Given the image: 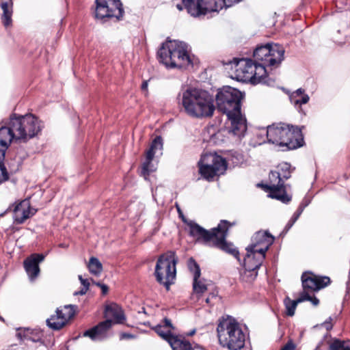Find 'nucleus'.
Returning a JSON list of instances; mask_svg holds the SVG:
<instances>
[{
	"label": "nucleus",
	"instance_id": "f257e3e1",
	"mask_svg": "<svg viewBox=\"0 0 350 350\" xmlns=\"http://www.w3.org/2000/svg\"><path fill=\"white\" fill-rule=\"evenodd\" d=\"M284 49L278 44H267L257 47L254 52L256 62L250 59H234L230 62L237 81H250L253 84L265 83L271 85L273 81L267 79V71L265 67L276 68L284 59Z\"/></svg>",
	"mask_w": 350,
	"mask_h": 350
},
{
	"label": "nucleus",
	"instance_id": "f03ea898",
	"mask_svg": "<svg viewBox=\"0 0 350 350\" xmlns=\"http://www.w3.org/2000/svg\"><path fill=\"white\" fill-rule=\"evenodd\" d=\"M43 128V124L32 114L10 116L5 125L0 128V167L7 172L2 161L6 150L12 140L26 142L38 135Z\"/></svg>",
	"mask_w": 350,
	"mask_h": 350
},
{
	"label": "nucleus",
	"instance_id": "7ed1b4c3",
	"mask_svg": "<svg viewBox=\"0 0 350 350\" xmlns=\"http://www.w3.org/2000/svg\"><path fill=\"white\" fill-rule=\"evenodd\" d=\"M181 111L189 117L203 118L211 117L215 109L213 97L206 92L196 88H188L178 96Z\"/></svg>",
	"mask_w": 350,
	"mask_h": 350
},
{
	"label": "nucleus",
	"instance_id": "20e7f679",
	"mask_svg": "<svg viewBox=\"0 0 350 350\" xmlns=\"http://www.w3.org/2000/svg\"><path fill=\"white\" fill-rule=\"evenodd\" d=\"M158 56L159 61L170 68H186L193 64L189 46L178 40L163 43L158 51Z\"/></svg>",
	"mask_w": 350,
	"mask_h": 350
},
{
	"label": "nucleus",
	"instance_id": "39448f33",
	"mask_svg": "<svg viewBox=\"0 0 350 350\" xmlns=\"http://www.w3.org/2000/svg\"><path fill=\"white\" fill-rule=\"evenodd\" d=\"M261 133L266 134L268 142L287 149H295L300 147L301 139V130L298 127L290 126L284 123L273 124Z\"/></svg>",
	"mask_w": 350,
	"mask_h": 350
},
{
	"label": "nucleus",
	"instance_id": "423d86ee",
	"mask_svg": "<svg viewBox=\"0 0 350 350\" xmlns=\"http://www.w3.org/2000/svg\"><path fill=\"white\" fill-rule=\"evenodd\" d=\"M219 344L229 350H240L245 345V336L239 323L233 318L223 319L217 327Z\"/></svg>",
	"mask_w": 350,
	"mask_h": 350
},
{
	"label": "nucleus",
	"instance_id": "0eeeda50",
	"mask_svg": "<svg viewBox=\"0 0 350 350\" xmlns=\"http://www.w3.org/2000/svg\"><path fill=\"white\" fill-rule=\"evenodd\" d=\"M291 165L286 162L280 163L276 170L271 172L269 176V183L264 186L265 191L269 192V197L284 203L291 200V198L287 195L284 183V180L291 177Z\"/></svg>",
	"mask_w": 350,
	"mask_h": 350
},
{
	"label": "nucleus",
	"instance_id": "6e6552de",
	"mask_svg": "<svg viewBox=\"0 0 350 350\" xmlns=\"http://www.w3.org/2000/svg\"><path fill=\"white\" fill-rule=\"evenodd\" d=\"M177 261L175 253L172 251L162 254L157 260L154 271L157 281L167 289L176 278Z\"/></svg>",
	"mask_w": 350,
	"mask_h": 350
},
{
	"label": "nucleus",
	"instance_id": "1a4fd4ad",
	"mask_svg": "<svg viewBox=\"0 0 350 350\" xmlns=\"http://www.w3.org/2000/svg\"><path fill=\"white\" fill-rule=\"evenodd\" d=\"M198 165L200 174L208 180H213L215 176L223 174L227 167L226 160L215 152L202 154Z\"/></svg>",
	"mask_w": 350,
	"mask_h": 350
},
{
	"label": "nucleus",
	"instance_id": "9d476101",
	"mask_svg": "<svg viewBox=\"0 0 350 350\" xmlns=\"http://www.w3.org/2000/svg\"><path fill=\"white\" fill-rule=\"evenodd\" d=\"M243 94L237 89L230 86L220 90L216 96L218 110L226 116L232 113H238L241 110V100Z\"/></svg>",
	"mask_w": 350,
	"mask_h": 350
},
{
	"label": "nucleus",
	"instance_id": "9b49d317",
	"mask_svg": "<svg viewBox=\"0 0 350 350\" xmlns=\"http://www.w3.org/2000/svg\"><path fill=\"white\" fill-rule=\"evenodd\" d=\"M124 10L120 0H96L95 17L98 19L116 18L120 20Z\"/></svg>",
	"mask_w": 350,
	"mask_h": 350
},
{
	"label": "nucleus",
	"instance_id": "f8f14e48",
	"mask_svg": "<svg viewBox=\"0 0 350 350\" xmlns=\"http://www.w3.org/2000/svg\"><path fill=\"white\" fill-rule=\"evenodd\" d=\"M163 140L161 137H156L146 152L145 161L142 164V174L146 179L150 173L154 172L156 165L152 163L154 157L162 154Z\"/></svg>",
	"mask_w": 350,
	"mask_h": 350
},
{
	"label": "nucleus",
	"instance_id": "ddd939ff",
	"mask_svg": "<svg viewBox=\"0 0 350 350\" xmlns=\"http://www.w3.org/2000/svg\"><path fill=\"white\" fill-rule=\"evenodd\" d=\"M74 314L75 310L72 305L57 308L55 314L46 320L47 325L53 329H59L67 323Z\"/></svg>",
	"mask_w": 350,
	"mask_h": 350
},
{
	"label": "nucleus",
	"instance_id": "4468645a",
	"mask_svg": "<svg viewBox=\"0 0 350 350\" xmlns=\"http://www.w3.org/2000/svg\"><path fill=\"white\" fill-rule=\"evenodd\" d=\"M273 240V237L267 231H258L252 237V243L247 247L265 255Z\"/></svg>",
	"mask_w": 350,
	"mask_h": 350
},
{
	"label": "nucleus",
	"instance_id": "2eb2a0df",
	"mask_svg": "<svg viewBox=\"0 0 350 350\" xmlns=\"http://www.w3.org/2000/svg\"><path fill=\"white\" fill-rule=\"evenodd\" d=\"M301 280L303 288L311 292L319 291L330 283L329 278L317 276L312 273H303Z\"/></svg>",
	"mask_w": 350,
	"mask_h": 350
},
{
	"label": "nucleus",
	"instance_id": "dca6fc26",
	"mask_svg": "<svg viewBox=\"0 0 350 350\" xmlns=\"http://www.w3.org/2000/svg\"><path fill=\"white\" fill-rule=\"evenodd\" d=\"M227 224L226 220L220 222L217 228H213L211 231L206 230L196 223L190 222L189 224L190 234L197 239H202L206 242L212 243L215 235L219 230H221L223 225Z\"/></svg>",
	"mask_w": 350,
	"mask_h": 350
},
{
	"label": "nucleus",
	"instance_id": "f3484780",
	"mask_svg": "<svg viewBox=\"0 0 350 350\" xmlns=\"http://www.w3.org/2000/svg\"><path fill=\"white\" fill-rule=\"evenodd\" d=\"M228 227L229 224L227 221V224L223 225L221 229L219 230L217 233L214 236L215 238L213 239L212 243L216 247L232 254L235 257H237L239 252L236 248L233 247L232 245L228 243L225 240Z\"/></svg>",
	"mask_w": 350,
	"mask_h": 350
},
{
	"label": "nucleus",
	"instance_id": "a211bd4d",
	"mask_svg": "<svg viewBox=\"0 0 350 350\" xmlns=\"http://www.w3.org/2000/svg\"><path fill=\"white\" fill-rule=\"evenodd\" d=\"M44 256L33 254L24 260V268L29 280L33 282L40 273L39 263L43 261Z\"/></svg>",
	"mask_w": 350,
	"mask_h": 350
},
{
	"label": "nucleus",
	"instance_id": "6ab92c4d",
	"mask_svg": "<svg viewBox=\"0 0 350 350\" xmlns=\"http://www.w3.org/2000/svg\"><path fill=\"white\" fill-rule=\"evenodd\" d=\"M112 324L113 321L111 319L100 322L96 326L85 331L83 336L90 337L94 341L102 340L107 337L108 331L112 326Z\"/></svg>",
	"mask_w": 350,
	"mask_h": 350
},
{
	"label": "nucleus",
	"instance_id": "aec40b11",
	"mask_svg": "<svg viewBox=\"0 0 350 350\" xmlns=\"http://www.w3.org/2000/svg\"><path fill=\"white\" fill-rule=\"evenodd\" d=\"M227 116L231 122L230 132L238 137L243 136L247 130V124L246 120L242 116L241 110L238 111L237 113H232L227 115Z\"/></svg>",
	"mask_w": 350,
	"mask_h": 350
},
{
	"label": "nucleus",
	"instance_id": "412c9836",
	"mask_svg": "<svg viewBox=\"0 0 350 350\" xmlns=\"http://www.w3.org/2000/svg\"><path fill=\"white\" fill-rule=\"evenodd\" d=\"M14 212L15 221L18 224H22L27 219L33 216L36 210L31 207L29 200H24L15 206Z\"/></svg>",
	"mask_w": 350,
	"mask_h": 350
},
{
	"label": "nucleus",
	"instance_id": "4be33fe9",
	"mask_svg": "<svg viewBox=\"0 0 350 350\" xmlns=\"http://www.w3.org/2000/svg\"><path fill=\"white\" fill-rule=\"evenodd\" d=\"M247 254L244 258V267L250 270L258 269L265 258L261 252L253 251L247 247Z\"/></svg>",
	"mask_w": 350,
	"mask_h": 350
},
{
	"label": "nucleus",
	"instance_id": "5701e85b",
	"mask_svg": "<svg viewBox=\"0 0 350 350\" xmlns=\"http://www.w3.org/2000/svg\"><path fill=\"white\" fill-rule=\"evenodd\" d=\"M105 314L108 318L113 319L115 323H122L125 319L122 309L116 304L107 306Z\"/></svg>",
	"mask_w": 350,
	"mask_h": 350
},
{
	"label": "nucleus",
	"instance_id": "b1692460",
	"mask_svg": "<svg viewBox=\"0 0 350 350\" xmlns=\"http://www.w3.org/2000/svg\"><path fill=\"white\" fill-rule=\"evenodd\" d=\"M309 96L305 93V90L299 88L290 96L291 102L296 105L306 104L309 101Z\"/></svg>",
	"mask_w": 350,
	"mask_h": 350
},
{
	"label": "nucleus",
	"instance_id": "393cba45",
	"mask_svg": "<svg viewBox=\"0 0 350 350\" xmlns=\"http://www.w3.org/2000/svg\"><path fill=\"white\" fill-rule=\"evenodd\" d=\"M1 7L3 10L1 17L2 22L5 27H9L12 25L13 3L12 1L10 2H4L1 3Z\"/></svg>",
	"mask_w": 350,
	"mask_h": 350
},
{
	"label": "nucleus",
	"instance_id": "a878e982",
	"mask_svg": "<svg viewBox=\"0 0 350 350\" xmlns=\"http://www.w3.org/2000/svg\"><path fill=\"white\" fill-rule=\"evenodd\" d=\"M164 322L165 324L163 325H157L155 326L154 329L161 337L168 342L170 340V338L173 336L171 334L172 325L170 321L167 319H165Z\"/></svg>",
	"mask_w": 350,
	"mask_h": 350
},
{
	"label": "nucleus",
	"instance_id": "bb28decb",
	"mask_svg": "<svg viewBox=\"0 0 350 350\" xmlns=\"http://www.w3.org/2000/svg\"><path fill=\"white\" fill-rule=\"evenodd\" d=\"M209 284V282L204 278H200V277L194 278L193 282V294L199 297L208 290Z\"/></svg>",
	"mask_w": 350,
	"mask_h": 350
},
{
	"label": "nucleus",
	"instance_id": "cd10ccee",
	"mask_svg": "<svg viewBox=\"0 0 350 350\" xmlns=\"http://www.w3.org/2000/svg\"><path fill=\"white\" fill-rule=\"evenodd\" d=\"M168 342L173 350H191V345L188 341L176 336L170 338Z\"/></svg>",
	"mask_w": 350,
	"mask_h": 350
},
{
	"label": "nucleus",
	"instance_id": "c85d7f7f",
	"mask_svg": "<svg viewBox=\"0 0 350 350\" xmlns=\"http://www.w3.org/2000/svg\"><path fill=\"white\" fill-rule=\"evenodd\" d=\"M90 272L94 275H98L103 271V265L99 260L95 257H91L88 265Z\"/></svg>",
	"mask_w": 350,
	"mask_h": 350
},
{
	"label": "nucleus",
	"instance_id": "c756f323",
	"mask_svg": "<svg viewBox=\"0 0 350 350\" xmlns=\"http://www.w3.org/2000/svg\"><path fill=\"white\" fill-rule=\"evenodd\" d=\"M330 350H350V340H335L330 345Z\"/></svg>",
	"mask_w": 350,
	"mask_h": 350
},
{
	"label": "nucleus",
	"instance_id": "7c9ffc66",
	"mask_svg": "<svg viewBox=\"0 0 350 350\" xmlns=\"http://www.w3.org/2000/svg\"><path fill=\"white\" fill-rule=\"evenodd\" d=\"M187 267L189 271L193 273V279L196 278H200L201 275V271L199 265L193 258H190L187 261Z\"/></svg>",
	"mask_w": 350,
	"mask_h": 350
},
{
	"label": "nucleus",
	"instance_id": "2f4dec72",
	"mask_svg": "<svg viewBox=\"0 0 350 350\" xmlns=\"http://www.w3.org/2000/svg\"><path fill=\"white\" fill-rule=\"evenodd\" d=\"M284 304L286 310V314L290 317L293 316L298 304L297 300H291L289 297H286L284 300Z\"/></svg>",
	"mask_w": 350,
	"mask_h": 350
},
{
	"label": "nucleus",
	"instance_id": "473e14b6",
	"mask_svg": "<svg viewBox=\"0 0 350 350\" xmlns=\"http://www.w3.org/2000/svg\"><path fill=\"white\" fill-rule=\"evenodd\" d=\"M257 270L258 269L250 270V269L245 268L243 272L241 273L243 281L248 283L253 282L257 277Z\"/></svg>",
	"mask_w": 350,
	"mask_h": 350
},
{
	"label": "nucleus",
	"instance_id": "72a5a7b5",
	"mask_svg": "<svg viewBox=\"0 0 350 350\" xmlns=\"http://www.w3.org/2000/svg\"><path fill=\"white\" fill-rule=\"evenodd\" d=\"M309 291L308 290H304L303 291V292L301 293L298 299H297V302L299 303H301V302H303V301H309L310 300V297L311 295L309 294Z\"/></svg>",
	"mask_w": 350,
	"mask_h": 350
},
{
	"label": "nucleus",
	"instance_id": "f704fd0d",
	"mask_svg": "<svg viewBox=\"0 0 350 350\" xmlns=\"http://www.w3.org/2000/svg\"><path fill=\"white\" fill-rule=\"evenodd\" d=\"M8 179L7 172H4L3 169L0 167V183Z\"/></svg>",
	"mask_w": 350,
	"mask_h": 350
},
{
	"label": "nucleus",
	"instance_id": "c9c22d12",
	"mask_svg": "<svg viewBox=\"0 0 350 350\" xmlns=\"http://www.w3.org/2000/svg\"><path fill=\"white\" fill-rule=\"evenodd\" d=\"M332 317H329L322 325L325 326V327L326 328V329L327 331L330 330L332 329Z\"/></svg>",
	"mask_w": 350,
	"mask_h": 350
},
{
	"label": "nucleus",
	"instance_id": "e433bc0d",
	"mask_svg": "<svg viewBox=\"0 0 350 350\" xmlns=\"http://www.w3.org/2000/svg\"><path fill=\"white\" fill-rule=\"evenodd\" d=\"M295 347V345L291 341H289L281 349V350H293Z\"/></svg>",
	"mask_w": 350,
	"mask_h": 350
},
{
	"label": "nucleus",
	"instance_id": "4c0bfd02",
	"mask_svg": "<svg viewBox=\"0 0 350 350\" xmlns=\"http://www.w3.org/2000/svg\"><path fill=\"white\" fill-rule=\"evenodd\" d=\"M95 284L100 287L103 295H105L108 292V287L107 285L100 284L99 282H95Z\"/></svg>",
	"mask_w": 350,
	"mask_h": 350
},
{
	"label": "nucleus",
	"instance_id": "58836bf2",
	"mask_svg": "<svg viewBox=\"0 0 350 350\" xmlns=\"http://www.w3.org/2000/svg\"><path fill=\"white\" fill-rule=\"evenodd\" d=\"M184 5L187 10V12H189V7L191 5H194L195 2L193 0H182Z\"/></svg>",
	"mask_w": 350,
	"mask_h": 350
},
{
	"label": "nucleus",
	"instance_id": "ea45409f",
	"mask_svg": "<svg viewBox=\"0 0 350 350\" xmlns=\"http://www.w3.org/2000/svg\"><path fill=\"white\" fill-rule=\"evenodd\" d=\"M79 279L83 287H88V288H89L90 282L88 280L83 279L81 275H79Z\"/></svg>",
	"mask_w": 350,
	"mask_h": 350
},
{
	"label": "nucleus",
	"instance_id": "a19ab883",
	"mask_svg": "<svg viewBox=\"0 0 350 350\" xmlns=\"http://www.w3.org/2000/svg\"><path fill=\"white\" fill-rule=\"evenodd\" d=\"M88 287H83L78 292H75L74 293L75 295H85L86 293V292L88 291Z\"/></svg>",
	"mask_w": 350,
	"mask_h": 350
},
{
	"label": "nucleus",
	"instance_id": "79ce46f5",
	"mask_svg": "<svg viewBox=\"0 0 350 350\" xmlns=\"http://www.w3.org/2000/svg\"><path fill=\"white\" fill-rule=\"evenodd\" d=\"M309 301H311L314 306H317L319 303V299L317 297L312 296L310 297V300Z\"/></svg>",
	"mask_w": 350,
	"mask_h": 350
},
{
	"label": "nucleus",
	"instance_id": "37998d69",
	"mask_svg": "<svg viewBox=\"0 0 350 350\" xmlns=\"http://www.w3.org/2000/svg\"><path fill=\"white\" fill-rule=\"evenodd\" d=\"M301 213V211H299V212H298V213H295V214H294V215H293V217L291 218V219H292V220H293V223H295V222L297 220V219L299 218V215H300Z\"/></svg>",
	"mask_w": 350,
	"mask_h": 350
},
{
	"label": "nucleus",
	"instance_id": "c03bdc74",
	"mask_svg": "<svg viewBox=\"0 0 350 350\" xmlns=\"http://www.w3.org/2000/svg\"><path fill=\"white\" fill-rule=\"evenodd\" d=\"M176 207L177 211L178 213L179 217L183 219V212L181 211L180 208L177 203H176Z\"/></svg>",
	"mask_w": 350,
	"mask_h": 350
},
{
	"label": "nucleus",
	"instance_id": "a18cd8bd",
	"mask_svg": "<svg viewBox=\"0 0 350 350\" xmlns=\"http://www.w3.org/2000/svg\"><path fill=\"white\" fill-rule=\"evenodd\" d=\"M147 89H148V82L144 81L143 83L142 84V90L144 91H147Z\"/></svg>",
	"mask_w": 350,
	"mask_h": 350
},
{
	"label": "nucleus",
	"instance_id": "49530a36",
	"mask_svg": "<svg viewBox=\"0 0 350 350\" xmlns=\"http://www.w3.org/2000/svg\"><path fill=\"white\" fill-rule=\"evenodd\" d=\"M294 224H295V223H293V220H292V219H291V220L288 221V224H287L286 227L288 228V229H289V228H291L293 226V225Z\"/></svg>",
	"mask_w": 350,
	"mask_h": 350
},
{
	"label": "nucleus",
	"instance_id": "de8ad7c7",
	"mask_svg": "<svg viewBox=\"0 0 350 350\" xmlns=\"http://www.w3.org/2000/svg\"><path fill=\"white\" fill-rule=\"evenodd\" d=\"M294 224H295V223H293V220H292V219H291V220L288 221V224H287L286 227L288 228V229H289V228H291L293 226V225Z\"/></svg>",
	"mask_w": 350,
	"mask_h": 350
},
{
	"label": "nucleus",
	"instance_id": "09e8293b",
	"mask_svg": "<svg viewBox=\"0 0 350 350\" xmlns=\"http://www.w3.org/2000/svg\"><path fill=\"white\" fill-rule=\"evenodd\" d=\"M176 8L178 10H183V5H180V4H177L176 5Z\"/></svg>",
	"mask_w": 350,
	"mask_h": 350
},
{
	"label": "nucleus",
	"instance_id": "8fccbe9b",
	"mask_svg": "<svg viewBox=\"0 0 350 350\" xmlns=\"http://www.w3.org/2000/svg\"><path fill=\"white\" fill-rule=\"evenodd\" d=\"M211 301V298L208 297L205 299V301L206 304H209Z\"/></svg>",
	"mask_w": 350,
	"mask_h": 350
},
{
	"label": "nucleus",
	"instance_id": "3c124183",
	"mask_svg": "<svg viewBox=\"0 0 350 350\" xmlns=\"http://www.w3.org/2000/svg\"><path fill=\"white\" fill-rule=\"evenodd\" d=\"M124 336H126V337H128V338H129V337H130V335H126V334H124Z\"/></svg>",
	"mask_w": 350,
	"mask_h": 350
}]
</instances>
